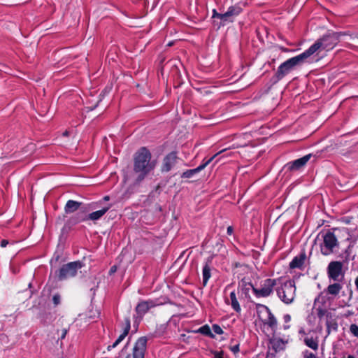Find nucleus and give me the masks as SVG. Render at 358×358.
Masks as SVG:
<instances>
[{
	"instance_id": "7",
	"label": "nucleus",
	"mask_w": 358,
	"mask_h": 358,
	"mask_svg": "<svg viewBox=\"0 0 358 358\" xmlns=\"http://www.w3.org/2000/svg\"><path fill=\"white\" fill-rule=\"evenodd\" d=\"M279 279L266 278L261 282L260 288H253V293L257 298H266L271 296L277 285Z\"/></svg>"
},
{
	"instance_id": "30",
	"label": "nucleus",
	"mask_w": 358,
	"mask_h": 358,
	"mask_svg": "<svg viewBox=\"0 0 358 358\" xmlns=\"http://www.w3.org/2000/svg\"><path fill=\"white\" fill-rule=\"evenodd\" d=\"M303 358H318L316 355L314 353L310 352L308 350H306L303 352Z\"/></svg>"
},
{
	"instance_id": "43",
	"label": "nucleus",
	"mask_w": 358,
	"mask_h": 358,
	"mask_svg": "<svg viewBox=\"0 0 358 358\" xmlns=\"http://www.w3.org/2000/svg\"><path fill=\"white\" fill-rule=\"evenodd\" d=\"M109 199H110L109 196H105L103 197V200H104V201H108Z\"/></svg>"
},
{
	"instance_id": "17",
	"label": "nucleus",
	"mask_w": 358,
	"mask_h": 358,
	"mask_svg": "<svg viewBox=\"0 0 358 358\" xmlns=\"http://www.w3.org/2000/svg\"><path fill=\"white\" fill-rule=\"evenodd\" d=\"M253 288H256L251 282L248 281L245 278H243L238 283V289H241V293L245 295V297L250 299V290L253 291Z\"/></svg>"
},
{
	"instance_id": "9",
	"label": "nucleus",
	"mask_w": 358,
	"mask_h": 358,
	"mask_svg": "<svg viewBox=\"0 0 358 358\" xmlns=\"http://www.w3.org/2000/svg\"><path fill=\"white\" fill-rule=\"evenodd\" d=\"M259 307L264 309L266 313H267V317L264 320H262V323L271 329V330L273 332V334H275L278 329L277 318L272 313L271 309L267 306L263 304H257V308Z\"/></svg>"
},
{
	"instance_id": "22",
	"label": "nucleus",
	"mask_w": 358,
	"mask_h": 358,
	"mask_svg": "<svg viewBox=\"0 0 358 358\" xmlns=\"http://www.w3.org/2000/svg\"><path fill=\"white\" fill-rule=\"evenodd\" d=\"M82 203L73 201V200H69L64 207V211L66 213H73L78 210L79 208L80 207Z\"/></svg>"
},
{
	"instance_id": "4",
	"label": "nucleus",
	"mask_w": 358,
	"mask_h": 358,
	"mask_svg": "<svg viewBox=\"0 0 358 358\" xmlns=\"http://www.w3.org/2000/svg\"><path fill=\"white\" fill-rule=\"evenodd\" d=\"M276 293L280 299L286 304L292 303L296 296V287L294 280H288L282 282L281 285L276 289Z\"/></svg>"
},
{
	"instance_id": "25",
	"label": "nucleus",
	"mask_w": 358,
	"mask_h": 358,
	"mask_svg": "<svg viewBox=\"0 0 358 358\" xmlns=\"http://www.w3.org/2000/svg\"><path fill=\"white\" fill-rule=\"evenodd\" d=\"M303 342L306 346L311 348L313 350H317L319 348L318 339L313 337H306L303 339Z\"/></svg>"
},
{
	"instance_id": "45",
	"label": "nucleus",
	"mask_w": 358,
	"mask_h": 358,
	"mask_svg": "<svg viewBox=\"0 0 358 358\" xmlns=\"http://www.w3.org/2000/svg\"><path fill=\"white\" fill-rule=\"evenodd\" d=\"M115 271V268L114 267H112V268H110V272H113V271Z\"/></svg>"
},
{
	"instance_id": "21",
	"label": "nucleus",
	"mask_w": 358,
	"mask_h": 358,
	"mask_svg": "<svg viewBox=\"0 0 358 358\" xmlns=\"http://www.w3.org/2000/svg\"><path fill=\"white\" fill-rule=\"evenodd\" d=\"M229 298H230V301H229V299H227L226 303L227 304L231 305L233 310H235L236 313H240L241 311V308L238 301L236 294V292L234 290L230 293Z\"/></svg>"
},
{
	"instance_id": "27",
	"label": "nucleus",
	"mask_w": 358,
	"mask_h": 358,
	"mask_svg": "<svg viewBox=\"0 0 358 358\" xmlns=\"http://www.w3.org/2000/svg\"><path fill=\"white\" fill-rule=\"evenodd\" d=\"M326 325L327 334H329L331 331H336L338 329V324L335 320H327V321H326Z\"/></svg>"
},
{
	"instance_id": "31",
	"label": "nucleus",
	"mask_w": 358,
	"mask_h": 358,
	"mask_svg": "<svg viewBox=\"0 0 358 358\" xmlns=\"http://www.w3.org/2000/svg\"><path fill=\"white\" fill-rule=\"evenodd\" d=\"M212 17L213 18H219L221 20H222L223 22H224V13L223 14L219 13H217V11L215 9L213 10Z\"/></svg>"
},
{
	"instance_id": "26",
	"label": "nucleus",
	"mask_w": 358,
	"mask_h": 358,
	"mask_svg": "<svg viewBox=\"0 0 358 358\" xmlns=\"http://www.w3.org/2000/svg\"><path fill=\"white\" fill-rule=\"evenodd\" d=\"M197 332L201 333L203 335L209 336L210 338H215V335L211 332V330L208 324L201 327Z\"/></svg>"
},
{
	"instance_id": "37",
	"label": "nucleus",
	"mask_w": 358,
	"mask_h": 358,
	"mask_svg": "<svg viewBox=\"0 0 358 358\" xmlns=\"http://www.w3.org/2000/svg\"><path fill=\"white\" fill-rule=\"evenodd\" d=\"M284 322L288 323L291 320V316L289 314H286L283 317Z\"/></svg>"
},
{
	"instance_id": "16",
	"label": "nucleus",
	"mask_w": 358,
	"mask_h": 358,
	"mask_svg": "<svg viewBox=\"0 0 358 358\" xmlns=\"http://www.w3.org/2000/svg\"><path fill=\"white\" fill-rule=\"evenodd\" d=\"M242 8L239 6H231L227 11L224 13V22H233V18L240 15L242 12Z\"/></svg>"
},
{
	"instance_id": "19",
	"label": "nucleus",
	"mask_w": 358,
	"mask_h": 358,
	"mask_svg": "<svg viewBox=\"0 0 358 358\" xmlns=\"http://www.w3.org/2000/svg\"><path fill=\"white\" fill-rule=\"evenodd\" d=\"M111 207L110 204H108L106 206L103 207L101 209L92 212L88 215H85L86 221L92 220L96 221L99 220Z\"/></svg>"
},
{
	"instance_id": "24",
	"label": "nucleus",
	"mask_w": 358,
	"mask_h": 358,
	"mask_svg": "<svg viewBox=\"0 0 358 358\" xmlns=\"http://www.w3.org/2000/svg\"><path fill=\"white\" fill-rule=\"evenodd\" d=\"M210 260H208L203 267L202 275H203V285L206 286L208 280L211 276V268L210 266Z\"/></svg>"
},
{
	"instance_id": "42",
	"label": "nucleus",
	"mask_w": 358,
	"mask_h": 358,
	"mask_svg": "<svg viewBox=\"0 0 358 358\" xmlns=\"http://www.w3.org/2000/svg\"><path fill=\"white\" fill-rule=\"evenodd\" d=\"M69 135V132L68 131H65L64 133H63V136H67Z\"/></svg>"
},
{
	"instance_id": "10",
	"label": "nucleus",
	"mask_w": 358,
	"mask_h": 358,
	"mask_svg": "<svg viewBox=\"0 0 358 358\" xmlns=\"http://www.w3.org/2000/svg\"><path fill=\"white\" fill-rule=\"evenodd\" d=\"M312 157V154L306 155L299 159L287 163L284 168L290 172H295L302 169L307 164V162Z\"/></svg>"
},
{
	"instance_id": "2",
	"label": "nucleus",
	"mask_w": 358,
	"mask_h": 358,
	"mask_svg": "<svg viewBox=\"0 0 358 358\" xmlns=\"http://www.w3.org/2000/svg\"><path fill=\"white\" fill-rule=\"evenodd\" d=\"M343 35L341 32H328L322 38L317 39L308 49L306 51L310 59L314 60L312 56L315 53H318L321 50H332L339 42L340 36Z\"/></svg>"
},
{
	"instance_id": "11",
	"label": "nucleus",
	"mask_w": 358,
	"mask_h": 358,
	"mask_svg": "<svg viewBox=\"0 0 358 358\" xmlns=\"http://www.w3.org/2000/svg\"><path fill=\"white\" fill-rule=\"evenodd\" d=\"M178 159L177 152L173 151L167 154L163 159L161 171L162 173L169 172L176 166Z\"/></svg>"
},
{
	"instance_id": "5",
	"label": "nucleus",
	"mask_w": 358,
	"mask_h": 358,
	"mask_svg": "<svg viewBox=\"0 0 358 358\" xmlns=\"http://www.w3.org/2000/svg\"><path fill=\"white\" fill-rule=\"evenodd\" d=\"M323 242L320 245L321 253L328 256L335 252L339 248V243L334 231L327 230L322 234Z\"/></svg>"
},
{
	"instance_id": "32",
	"label": "nucleus",
	"mask_w": 358,
	"mask_h": 358,
	"mask_svg": "<svg viewBox=\"0 0 358 358\" xmlns=\"http://www.w3.org/2000/svg\"><path fill=\"white\" fill-rule=\"evenodd\" d=\"M212 328H213V331L217 334L221 335L224 333L223 330L218 324H213Z\"/></svg>"
},
{
	"instance_id": "3",
	"label": "nucleus",
	"mask_w": 358,
	"mask_h": 358,
	"mask_svg": "<svg viewBox=\"0 0 358 358\" xmlns=\"http://www.w3.org/2000/svg\"><path fill=\"white\" fill-rule=\"evenodd\" d=\"M313 59H310L307 55L306 51L301 54L296 55L294 57L289 58L283 63H282L276 73H275L273 79L274 83H277L282 80L285 76L289 74L298 66L301 65L305 62H312Z\"/></svg>"
},
{
	"instance_id": "33",
	"label": "nucleus",
	"mask_w": 358,
	"mask_h": 358,
	"mask_svg": "<svg viewBox=\"0 0 358 358\" xmlns=\"http://www.w3.org/2000/svg\"><path fill=\"white\" fill-rule=\"evenodd\" d=\"M52 301L55 306H58L61 302V296L59 294H55L52 297Z\"/></svg>"
},
{
	"instance_id": "13",
	"label": "nucleus",
	"mask_w": 358,
	"mask_h": 358,
	"mask_svg": "<svg viewBox=\"0 0 358 358\" xmlns=\"http://www.w3.org/2000/svg\"><path fill=\"white\" fill-rule=\"evenodd\" d=\"M219 153L220 152L214 155L210 159H208L206 160L205 162H203L201 165H199L196 169H189V170H187V171H184L182 173V175H181V178H192L194 175H195L196 173H198L199 172H200L201 171L204 169L213 160V159L217 155H219Z\"/></svg>"
},
{
	"instance_id": "23",
	"label": "nucleus",
	"mask_w": 358,
	"mask_h": 358,
	"mask_svg": "<svg viewBox=\"0 0 358 358\" xmlns=\"http://www.w3.org/2000/svg\"><path fill=\"white\" fill-rule=\"evenodd\" d=\"M305 259V254H301L299 256L295 257L289 263V268L292 269L301 268L303 264H304Z\"/></svg>"
},
{
	"instance_id": "34",
	"label": "nucleus",
	"mask_w": 358,
	"mask_h": 358,
	"mask_svg": "<svg viewBox=\"0 0 358 358\" xmlns=\"http://www.w3.org/2000/svg\"><path fill=\"white\" fill-rule=\"evenodd\" d=\"M230 350L231 352H233L234 354L239 352V344L234 345L233 346L230 347Z\"/></svg>"
},
{
	"instance_id": "1",
	"label": "nucleus",
	"mask_w": 358,
	"mask_h": 358,
	"mask_svg": "<svg viewBox=\"0 0 358 358\" xmlns=\"http://www.w3.org/2000/svg\"><path fill=\"white\" fill-rule=\"evenodd\" d=\"M152 155L145 148H141L135 154L134 159V171L138 173L136 182H140L155 168L156 160H151Z\"/></svg>"
},
{
	"instance_id": "29",
	"label": "nucleus",
	"mask_w": 358,
	"mask_h": 358,
	"mask_svg": "<svg viewBox=\"0 0 358 358\" xmlns=\"http://www.w3.org/2000/svg\"><path fill=\"white\" fill-rule=\"evenodd\" d=\"M350 332L355 336L358 338V325L352 324L350 326Z\"/></svg>"
},
{
	"instance_id": "36",
	"label": "nucleus",
	"mask_w": 358,
	"mask_h": 358,
	"mask_svg": "<svg viewBox=\"0 0 358 358\" xmlns=\"http://www.w3.org/2000/svg\"><path fill=\"white\" fill-rule=\"evenodd\" d=\"M67 332H68V330L66 329H63L62 330V334L59 338H60L62 340L64 339L66 337Z\"/></svg>"
},
{
	"instance_id": "20",
	"label": "nucleus",
	"mask_w": 358,
	"mask_h": 358,
	"mask_svg": "<svg viewBox=\"0 0 358 358\" xmlns=\"http://www.w3.org/2000/svg\"><path fill=\"white\" fill-rule=\"evenodd\" d=\"M343 286L341 284H340L338 282H335L333 284H330L325 289L324 292L327 293V294L332 295L334 296H337L341 290L342 289Z\"/></svg>"
},
{
	"instance_id": "40",
	"label": "nucleus",
	"mask_w": 358,
	"mask_h": 358,
	"mask_svg": "<svg viewBox=\"0 0 358 358\" xmlns=\"http://www.w3.org/2000/svg\"><path fill=\"white\" fill-rule=\"evenodd\" d=\"M234 231V229L231 226H229L227 229V234L231 235Z\"/></svg>"
},
{
	"instance_id": "6",
	"label": "nucleus",
	"mask_w": 358,
	"mask_h": 358,
	"mask_svg": "<svg viewBox=\"0 0 358 358\" xmlns=\"http://www.w3.org/2000/svg\"><path fill=\"white\" fill-rule=\"evenodd\" d=\"M83 264L80 261H76L64 264L58 271L57 277L59 280L73 278L77 275L78 271Z\"/></svg>"
},
{
	"instance_id": "18",
	"label": "nucleus",
	"mask_w": 358,
	"mask_h": 358,
	"mask_svg": "<svg viewBox=\"0 0 358 358\" xmlns=\"http://www.w3.org/2000/svg\"><path fill=\"white\" fill-rule=\"evenodd\" d=\"M86 221L85 215L83 213H78L74 215L71 216L66 222L64 229L68 227L70 229L72 226H74L80 222Z\"/></svg>"
},
{
	"instance_id": "46",
	"label": "nucleus",
	"mask_w": 358,
	"mask_h": 358,
	"mask_svg": "<svg viewBox=\"0 0 358 358\" xmlns=\"http://www.w3.org/2000/svg\"><path fill=\"white\" fill-rule=\"evenodd\" d=\"M357 38H358V36H357Z\"/></svg>"
},
{
	"instance_id": "38",
	"label": "nucleus",
	"mask_w": 358,
	"mask_h": 358,
	"mask_svg": "<svg viewBox=\"0 0 358 358\" xmlns=\"http://www.w3.org/2000/svg\"><path fill=\"white\" fill-rule=\"evenodd\" d=\"M325 317H326V321H327V320H332V314L329 311H327V313H326Z\"/></svg>"
},
{
	"instance_id": "15",
	"label": "nucleus",
	"mask_w": 358,
	"mask_h": 358,
	"mask_svg": "<svg viewBox=\"0 0 358 358\" xmlns=\"http://www.w3.org/2000/svg\"><path fill=\"white\" fill-rule=\"evenodd\" d=\"M269 343L271 345L273 350L275 352H280L285 348L287 341L275 336V334H273L272 338L269 340Z\"/></svg>"
},
{
	"instance_id": "44",
	"label": "nucleus",
	"mask_w": 358,
	"mask_h": 358,
	"mask_svg": "<svg viewBox=\"0 0 358 358\" xmlns=\"http://www.w3.org/2000/svg\"><path fill=\"white\" fill-rule=\"evenodd\" d=\"M284 329H287L289 328V325H284Z\"/></svg>"
},
{
	"instance_id": "8",
	"label": "nucleus",
	"mask_w": 358,
	"mask_h": 358,
	"mask_svg": "<svg viewBox=\"0 0 358 358\" xmlns=\"http://www.w3.org/2000/svg\"><path fill=\"white\" fill-rule=\"evenodd\" d=\"M327 273L330 280L334 282L342 281L345 276L343 262L340 261H332L329 262L327 268Z\"/></svg>"
},
{
	"instance_id": "12",
	"label": "nucleus",
	"mask_w": 358,
	"mask_h": 358,
	"mask_svg": "<svg viewBox=\"0 0 358 358\" xmlns=\"http://www.w3.org/2000/svg\"><path fill=\"white\" fill-rule=\"evenodd\" d=\"M123 331L117 338V340L112 344L107 347V350L110 351L112 349L116 348L128 335L131 329V321L129 317H126L124 319V323L122 324Z\"/></svg>"
},
{
	"instance_id": "41",
	"label": "nucleus",
	"mask_w": 358,
	"mask_h": 358,
	"mask_svg": "<svg viewBox=\"0 0 358 358\" xmlns=\"http://www.w3.org/2000/svg\"><path fill=\"white\" fill-rule=\"evenodd\" d=\"M355 283L356 289L358 290V276L356 278Z\"/></svg>"
},
{
	"instance_id": "35",
	"label": "nucleus",
	"mask_w": 358,
	"mask_h": 358,
	"mask_svg": "<svg viewBox=\"0 0 358 358\" xmlns=\"http://www.w3.org/2000/svg\"><path fill=\"white\" fill-rule=\"evenodd\" d=\"M214 358H224L222 352H214Z\"/></svg>"
},
{
	"instance_id": "28",
	"label": "nucleus",
	"mask_w": 358,
	"mask_h": 358,
	"mask_svg": "<svg viewBox=\"0 0 358 358\" xmlns=\"http://www.w3.org/2000/svg\"><path fill=\"white\" fill-rule=\"evenodd\" d=\"M327 311L328 310L327 309H324L320 306L316 308L317 316L320 320H322L324 317H325Z\"/></svg>"
},
{
	"instance_id": "14",
	"label": "nucleus",
	"mask_w": 358,
	"mask_h": 358,
	"mask_svg": "<svg viewBox=\"0 0 358 358\" xmlns=\"http://www.w3.org/2000/svg\"><path fill=\"white\" fill-rule=\"evenodd\" d=\"M155 303L152 300L141 301L137 304L135 310L138 316L143 317L151 308L155 307Z\"/></svg>"
},
{
	"instance_id": "39",
	"label": "nucleus",
	"mask_w": 358,
	"mask_h": 358,
	"mask_svg": "<svg viewBox=\"0 0 358 358\" xmlns=\"http://www.w3.org/2000/svg\"><path fill=\"white\" fill-rule=\"evenodd\" d=\"M8 244V241L7 240L3 239L1 241L0 245L2 248H5Z\"/></svg>"
}]
</instances>
